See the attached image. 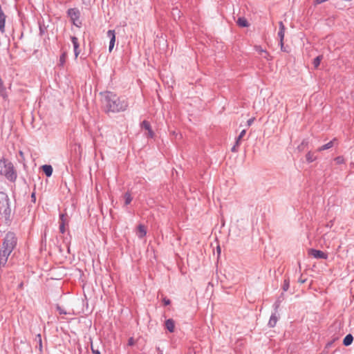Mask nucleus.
<instances>
[{
	"label": "nucleus",
	"instance_id": "nucleus-36",
	"mask_svg": "<svg viewBox=\"0 0 354 354\" xmlns=\"http://www.w3.org/2000/svg\"><path fill=\"white\" fill-rule=\"evenodd\" d=\"M75 57L77 58L80 53L79 48H74Z\"/></svg>",
	"mask_w": 354,
	"mask_h": 354
},
{
	"label": "nucleus",
	"instance_id": "nucleus-5",
	"mask_svg": "<svg viewBox=\"0 0 354 354\" xmlns=\"http://www.w3.org/2000/svg\"><path fill=\"white\" fill-rule=\"evenodd\" d=\"M308 254L311 257H313L315 259H328V254L321 250H318L316 249H309L308 250Z\"/></svg>",
	"mask_w": 354,
	"mask_h": 354
},
{
	"label": "nucleus",
	"instance_id": "nucleus-39",
	"mask_svg": "<svg viewBox=\"0 0 354 354\" xmlns=\"http://www.w3.org/2000/svg\"><path fill=\"white\" fill-rule=\"evenodd\" d=\"M305 281H306V279H299V282L301 283H305Z\"/></svg>",
	"mask_w": 354,
	"mask_h": 354
},
{
	"label": "nucleus",
	"instance_id": "nucleus-2",
	"mask_svg": "<svg viewBox=\"0 0 354 354\" xmlns=\"http://www.w3.org/2000/svg\"><path fill=\"white\" fill-rule=\"evenodd\" d=\"M0 174L12 183H15L17 178V173L13 164L4 158L0 159Z\"/></svg>",
	"mask_w": 354,
	"mask_h": 354
},
{
	"label": "nucleus",
	"instance_id": "nucleus-23",
	"mask_svg": "<svg viewBox=\"0 0 354 354\" xmlns=\"http://www.w3.org/2000/svg\"><path fill=\"white\" fill-rule=\"evenodd\" d=\"M322 57H323L322 55H319L313 59V64L315 68H318V66H319L320 62L322 59Z\"/></svg>",
	"mask_w": 354,
	"mask_h": 354
},
{
	"label": "nucleus",
	"instance_id": "nucleus-26",
	"mask_svg": "<svg viewBox=\"0 0 354 354\" xmlns=\"http://www.w3.org/2000/svg\"><path fill=\"white\" fill-rule=\"evenodd\" d=\"M245 133H246V131L245 129H243V131H241L239 136L236 138V140L235 142L236 143V145H240L241 140L245 135Z\"/></svg>",
	"mask_w": 354,
	"mask_h": 354
},
{
	"label": "nucleus",
	"instance_id": "nucleus-31",
	"mask_svg": "<svg viewBox=\"0 0 354 354\" xmlns=\"http://www.w3.org/2000/svg\"><path fill=\"white\" fill-rule=\"evenodd\" d=\"M136 342L133 339V337H130L129 339H128V346H133L135 344Z\"/></svg>",
	"mask_w": 354,
	"mask_h": 354
},
{
	"label": "nucleus",
	"instance_id": "nucleus-24",
	"mask_svg": "<svg viewBox=\"0 0 354 354\" xmlns=\"http://www.w3.org/2000/svg\"><path fill=\"white\" fill-rule=\"evenodd\" d=\"M306 161L308 162H313L314 160H316V156H314V153H311V152H308L306 155Z\"/></svg>",
	"mask_w": 354,
	"mask_h": 354
},
{
	"label": "nucleus",
	"instance_id": "nucleus-16",
	"mask_svg": "<svg viewBox=\"0 0 354 354\" xmlns=\"http://www.w3.org/2000/svg\"><path fill=\"white\" fill-rule=\"evenodd\" d=\"M147 234V230L145 227V226L142 224H140L138 226V236L140 238V239H142L143 237H145Z\"/></svg>",
	"mask_w": 354,
	"mask_h": 354
},
{
	"label": "nucleus",
	"instance_id": "nucleus-21",
	"mask_svg": "<svg viewBox=\"0 0 354 354\" xmlns=\"http://www.w3.org/2000/svg\"><path fill=\"white\" fill-rule=\"evenodd\" d=\"M66 57H67V53H66V52L64 51L61 54V55L59 57V66H64V65L66 63Z\"/></svg>",
	"mask_w": 354,
	"mask_h": 354
},
{
	"label": "nucleus",
	"instance_id": "nucleus-25",
	"mask_svg": "<svg viewBox=\"0 0 354 354\" xmlns=\"http://www.w3.org/2000/svg\"><path fill=\"white\" fill-rule=\"evenodd\" d=\"M71 40L73 45V48H79L80 45L78 42V39L75 36H71Z\"/></svg>",
	"mask_w": 354,
	"mask_h": 354
},
{
	"label": "nucleus",
	"instance_id": "nucleus-29",
	"mask_svg": "<svg viewBox=\"0 0 354 354\" xmlns=\"http://www.w3.org/2000/svg\"><path fill=\"white\" fill-rule=\"evenodd\" d=\"M56 309L60 315H66L67 314L66 311L64 308H62L61 306H59V305H57L56 306Z\"/></svg>",
	"mask_w": 354,
	"mask_h": 354
},
{
	"label": "nucleus",
	"instance_id": "nucleus-11",
	"mask_svg": "<svg viewBox=\"0 0 354 354\" xmlns=\"http://www.w3.org/2000/svg\"><path fill=\"white\" fill-rule=\"evenodd\" d=\"M335 143L337 144V138H333L332 140H330L328 143L319 147L317 151H322L324 150L329 149L332 148L335 145Z\"/></svg>",
	"mask_w": 354,
	"mask_h": 354
},
{
	"label": "nucleus",
	"instance_id": "nucleus-40",
	"mask_svg": "<svg viewBox=\"0 0 354 354\" xmlns=\"http://www.w3.org/2000/svg\"><path fill=\"white\" fill-rule=\"evenodd\" d=\"M19 156H20L21 158H24V153H23V151H19Z\"/></svg>",
	"mask_w": 354,
	"mask_h": 354
},
{
	"label": "nucleus",
	"instance_id": "nucleus-7",
	"mask_svg": "<svg viewBox=\"0 0 354 354\" xmlns=\"http://www.w3.org/2000/svg\"><path fill=\"white\" fill-rule=\"evenodd\" d=\"M0 212L4 216L6 220L10 219L11 209L9 206V200L7 197L5 200V205L3 204V206L0 208Z\"/></svg>",
	"mask_w": 354,
	"mask_h": 354
},
{
	"label": "nucleus",
	"instance_id": "nucleus-8",
	"mask_svg": "<svg viewBox=\"0 0 354 354\" xmlns=\"http://www.w3.org/2000/svg\"><path fill=\"white\" fill-rule=\"evenodd\" d=\"M141 127L145 129V130H147V138H153L155 134L151 129L150 123L148 121H147V120L142 121V122L141 123Z\"/></svg>",
	"mask_w": 354,
	"mask_h": 354
},
{
	"label": "nucleus",
	"instance_id": "nucleus-14",
	"mask_svg": "<svg viewBox=\"0 0 354 354\" xmlns=\"http://www.w3.org/2000/svg\"><path fill=\"white\" fill-rule=\"evenodd\" d=\"M165 328L170 332L173 333L175 328V322L172 319H168L165 323Z\"/></svg>",
	"mask_w": 354,
	"mask_h": 354
},
{
	"label": "nucleus",
	"instance_id": "nucleus-17",
	"mask_svg": "<svg viewBox=\"0 0 354 354\" xmlns=\"http://www.w3.org/2000/svg\"><path fill=\"white\" fill-rule=\"evenodd\" d=\"M35 341L37 344V345L36 346V348H38L39 351V353L40 354L42 353V348H43V346H42V339H41V334H37L35 337Z\"/></svg>",
	"mask_w": 354,
	"mask_h": 354
},
{
	"label": "nucleus",
	"instance_id": "nucleus-37",
	"mask_svg": "<svg viewBox=\"0 0 354 354\" xmlns=\"http://www.w3.org/2000/svg\"><path fill=\"white\" fill-rule=\"evenodd\" d=\"M255 118H252L250 119H249L248 121H247V124L248 126H250L253 122L254 121Z\"/></svg>",
	"mask_w": 354,
	"mask_h": 354
},
{
	"label": "nucleus",
	"instance_id": "nucleus-38",
	"mask_svg": "<svg viewBox=\"0 0 354 354\" xmlns=\"http://www.w3.org/2000/svg\"><path fill=\"white\" fill-rule=\"evenodd\" d=\"M279 45L281 46V51L288 52L286 48L284 46L283 41H282V44H279Z\"/></svg>",
	"mask_w": 354,
	"mask_h": 354
},
{
	"label": "nucleus",
	"instance_id": "nucleus-4",
	"mask_svg": "<svg viewBox=\"0 0 354 354\" xmlns=\"http://www.w3.org/2000/svg\"><path fill=\"white\" fill-rule=\"evenodd\" d=\"M17 245V238L13 232H8L6 234L2 245V248L12 252Z\"/></svg>",
	"mask_w": 354,
	"mask_h": 354
},
{
	"label": "nucleus",
	"instance_id": "nucleus-35",
	"mask_svg": "<svg viewBox=\"0 0 354 354\" xmlns=\"http://www.w3.org/2000/svg\"><path fill=\"white\" fill-rule=\"evenodd\" d=\"M31 201L33 202V203H35L36 201V194H35V192H33L32 194H31Z\"/></svg>",
	"mask_w": 354,
	"mask_h": 354
},
{
	"label": "nucleus",
	"instance_id": "nucleus-9",
	"mask_svg": "<svg viewBox=\"0 0 354 354\" xmlns=\"http://www.w3.org/2000/svg\"><path fill=\"white\" fill-rule=\"evenodd\" d=\"M106 35H107V37L110 38L109 50V52H111V50H113V48L114 47L115 42V30H109L107 31Z\"/></svg>",
	"mask_w": 354,
	"mask_h": 354
},
{
	"label": "nucleus",
	"instance_id": "nucleus-1",
	"mask_svg": "<svg viewBox=\"0 0 354 354\" xmlns=\"http://www.w3.org/2000/svg\"><path fill=\"white\" fill-rule=\"evenodd\" d=\"M100 95L102 109L107 115L125 111L129 106L127 99L118 97L113 92L105 91L100 93Z\"/></svg>",
	"mask_w": 354,
	"mask_h": 354
},
{
	"label": "nucleus",
	"instance_id": "nucleus-13",
	"mask_svg": "<svg viewBox=\"0 0 354 354\" xmlns=\"http://www.w3.org/2000/svg\"><path fill=\"white\" fill-rule=\"evenodd\" d=\"M66 223V215L61 214L59 215V232L62 234H64L66 232L65 224Z\"/></svg>",
	"mask_w": 354,
	"mask_h": 354
},
{
	"label": "nucleus",
	"instance_id": "nucleus-28",
	"mask_svg": "<svg viewBox=\"0 0 354 354\" xmlns=\"http://www.w3.org/2000/svg\"><path fill=\"white\" fill-rule=\"evenodd\" d=\"M334 160L336 162V164H337V165L344 164L345 162V160H344V157L342 156L336 157L334 159Z\"/></svg>",
	"mask_w": 354,
	"mask_h": 354
},
{
	"label": "nucleus",
	"instance_id": "nucleus-30",
	"mask_svg": "<svg viewBox=\"0 0 354 354\" xmlns=\"http://www.w3.org/2000/svg\"><path fill=\"white\" fill-rule=\"evenodd\" d=\"M279 306H280V301L277 300V301L274 304V313H277V310H278V308H279Z\"/></svg>",
	"mask_w": 354,
	"mask_h": 354
},
{
	"label": "nucleus",
	"instance_id": "nucleus-15",
	"mask_svg": "<svg viewBox=\"0 0 354 354\" xmlns=\"http://www.w3.org/2000/svg\"><path fill=\"white\" fill-rule=\"evenodd\" d=\"M42 170L47 177H50L53 174V167L50 165H44L42 166Z\"/></svg>",
	"mask_w": 354,
	"mask_h": 354
},
{
	"label": "nucleus",
	"instance_id": "nucleus-41",
	"mask_svg": "<svg viewBox=\"0 0 354 354\" xmlns=\"http://www.w3.org/2000/svg\"><path fill=\"white\" fill-rule=\"evenodd\" d=\"M217 252L218 254H220V252H221V248L219 246L217 248Z\"/></svg>",
	"mask_w": 354,
	"mask_h": 354
},
{
	"label": "nucleus",
	"instance_id": "nucleus-12",
	"mask_svg": "<svg viewBox=\"0 0 354 354\" xmlns=\"http://www.w3.org/2000/svg\"><path fill=\"white\" fill-rule=\"evenodd\" d=\"M279 30L278 32V37L279 38V44H282V41H283V39H284L286 28L282 21H280L279 23Z\"/></svg>",
	"mask_w": 354,
	"mask_h": 354
},
{
	"label": "nucleus",
	"instance_id": "nucleus-10",
	"mask_svg": "<svg viewBox=\"0 0 354 354\" xmlns=\"http://www.w3.org/2000/svg\"><path fill=\"white\" fill-rule=\"evenodd\" d=\"M254 49L257 52H258V53L262 56V57H263L264 59H267V60H271L272 59V57L271 55H270V53L266 50H263L261 46H254Z\"/></svg>",
	"mask_w": 354,
	"mask_h": 354
},
{
	"label": "nucleus",
	"instance_id": "nucleus-20",
	"mask_svg": "<svg viewBox=\"0 0 354 354\" xmlns=\"http://www.w3.org/2000/svg\"><path fill=\"white\" fill-rule=\"evenodd\" d=\"M237 24L241 27H248L249 26L247 19L244 17H239L237 20Z\"/></svg>",
	"mask_w": 354,
	"mask_h": 354
},
{
	"label": "nucleus",
	"instance_id": "nucleus-22",
	"mask_svg": "<svg viewBox=\"0 0 354 354\" xmlns=\"http://www.w3.org/2000/svg\"><path fill=\"white\" fill-rule=\"evenodd\" d=\"M124 205H129L131 203L132 199H133L131 194L129 192H126L124 194Z\"/></svg>",
	"mask_w": 354,
	"mask_h": 354
},
{
	"label": "nucleus",
	"instance_id": "nucleus-32",
	"mask_svg": "<svg viewBox=\"0 0 354 354\" xmlns=\"http://www.w3.org/2000/svg\"><path fill=\"white\" fill-rule=\"evenodd\" d=\"M162 302H163L165 306H168V305H169L171 304L170 299H167L166 297H164L162 299Z\"/></svg>",
	"mask_w": 354,
	"mask_h": 354
},
{
	"label": "nucleus",
	"instance_id": "nucleus-6",
	"mask_svg": "<svg viewBox=\"0 0 354 354\" xmlns=\"http://www.w3.org/2000/svg\"><path fill=\"white\" fill-rule=\"evenodd\" d=\"M11 252H12L8 251L2 248L0 250V270L6 266L8 257Z\"/></svg>",
	"mask_w": 354,
	"mask_h": 354
},
{
	"label": "nucleus",
	"instance_id": "nucleus-27",
	"mask_svg": "<svg viewBox=\"0 0 354 354\" xmlns=\"http://www.w3.org/2000/svg\"><path fill=\"white\" fill-rule=\"evenodd\" d=\"M290 286V280L289 279H285L283 281V284L282 286V289L283 291H287Z\"/></svg>",
	"mask_w": 354,
	"mask_h": 354
},
{
	"label": "nucleus",
	"instance_id": "nucleus-34",
	"mask_svg": "<svg viewBox=\"0 0 354 354\" xmlns=\"http://www.w3.org/2000/svg\"><path fill=\"white\" fill-rule=\"evenodd\" d=\"M239 146L240 145H236V143L235 142V145L232 147L231 151L232 152H237Z\"/></svg>",
	"mask_w": 354,
	"mask_h": 354
},
{
	"label": "nucleus",
	"instance_id": "nucleus-33",
	"mask_svg": "<svg viewBox=\"0 0 354 354\" xmlns=\"http://www.w3.org/2000/svg\"><path fill=\"white\" fill-rule=\"evenodd\" d=\"M91 351H92L93 354H101L100 351L98 349H95L92 344H91Z\"/></svg>",
	"mask_w": 354,
	"mask_h": 354
},
{
	"label": "nucleus",
	"instance_id": "nucleus-3",
	"mask_svg": "<svg viewBox=\"0 0 354 354\" xmlns=\"http://www.w3.org/2000/svg\"><path fill=\"white\" fill-rule=\"evenodd\" d=\"M67 17L70 19L73 25L77 28L82 26V21L80 19L81 12L77 8H69L66 11Z\"/></svg>",
	"mask_w": 354,
	"mask_h": 354
},
{
	"label": "nucleus",
	"instance_id": "nucleus-19",
	"mask_svg": "<svg viewBox=\"0 0 354 354\" xmlns=\"http://www.w3.org/2000/svg\"><path fill=\"white\" fill-rule=\"evenodd\" d=\"M277 320H278V318L276 315V313H272L270 317V320L268 322V326L272 328L275 326V325L277 322Z\"/></svg>",
	"mask_w": 354,
	"mask_h": 354
},
{
	"label": "nucleus",
	"instance_id": "nucleus-18",
	"mask_svg": "<svg viewBox=\"0 0 354 354\" xmlns=\"http://www.w3.org/2000/svg\"><path fill=\"white\" fill-rule=\"evenodd\" d=\"M353 341V337L351 334H348L343 339V344L345 346H350Z\"/></svg>",
	"mask_w": 354,
	"mask_h": 354
}]
</instances>
